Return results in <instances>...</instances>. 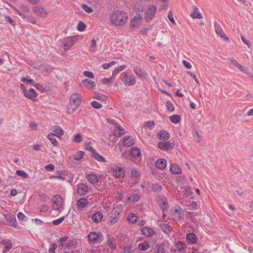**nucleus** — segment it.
I'll use <instances>...</instances> for the list:
<instances>
[{"label":"nucleus","instance_id":"obj_1","mask_svg":"<svg viewBox=\"0 0 253 253\" xmlns=\"http://www.w3.org/2000/svg\"><path fill=\"white\" fill-rule=\"evenodd\" d=\"M127 18V14L123 11H117L111 15V21L115 25H123L126 23Z\"/></svg>","mask_w":253,"mask_h":253},{"label":"nucleus","instance_id":"obj_2","mask_svg":"<svg viewBox=\"0 0 253 253\" xmlns=\"http://www.w3.org/2000/svg\"><path fill=\"white\" fill-rule=\"evenodd\" d=\"M81 99L77 93L72 94L70 98V104L67 107V112L71 114L74 113L80 105Z\"/></svg>","mask_w":253,"mask_h":253},{"label":"nucleus","instance_id":"obj_3","mask_svg":"<svg viewBox=\"0 0 253 253\" xmlns=\"http://www.w3.org/2000/svg\"><path fill=\"white\" fill-rule=\"evenodd\" d=\"M52 201V208L55 211H62L64 208V202L63 199L59 195H55L53 197Z\"/></svg>","mask_w":253,"mask_h":253},{"label":"nucleus","instance_id":"obj_4","mask_svg":"<svg viewBox=\"0 0 253 253\" xmlns=\"http://www.w3.org/2000/svg\"><path fill=\"white\" fill-rule=\"evenodd\" d=\"M215 32L217 36L225 41H229V38L223 32L221 26L217 22H214Z\"/></svg>","mask_w":253,"mask_h":253},{"label":"nucleus","instance_id":"obj_5","mask_svg":"<svg viewBox=\"0 0 253 253\" xmlns=\"http://www.w3.org/2000/svg\"><path fill=\"white\" fill-rule=\"evenodd\" d=\"M157 11V8L155 6L150 5L145 13V19L146 22L150 21L153 16L155 15Z\"/></svg>","mask_w":253,"mask_h":253},{"label":"nucleus","instance_id":"obj_6","mask_svg":"<svg viewBox=\"0 0 253 253\" xmlns=\"http://www.w3.org/2000/svg\"><path fill=\"white\" fill-rule=\"evenodd\" d=\"M143 19L142 15L140 13H137L136 15L132 18L130 24V28L137 27L141 23Z\"/></svg>","mask_w":253,"mask_h":253},{"label":"nucleus","instance_id":"obj_7","mask_svg":"<svg viewBox=\"0 0 253 253\" xmlns=\"http://www.w3.org/2000/svg\"><path fill=\"white\" fill-rule=\"evenodd\" d=\"M4 216L10 226L16 227L17 221L14 215L11 214H6L4 215Z\"/></svg>","mask_w":253,"mask_h":253},{"label":"nucleus","instance_id":"obj_8","mask_svg":"<svg viewBox=\"0 0 253 253\" xmlns=\"http://www.w3.org/2000/svg\"><path fill=\"white\" fill-rule=\"evenodd\" d=\"M88 239L89 242L91 243H95L98 240L100 239L101 238V240H102V235L101 234H97L95 232L90 233L88 236Z\"/></svg>","mask_w":253,"mask_h":253},{"label":"nucleus","instance_id":"obj_9","mask_svg":"<svg viewBox=\"0 0 253 253\" xmlns=\"http://www.w3.org/2000/svg\"><path fill=\"white\" fill-rule=\"evenodd\" d=\"M88 191L87 185L84 183H79L77 185V193L81 196L84 195Z\"/></svg>","mask_w":253,"mask_h":253},{"label":"nucleus","instance_id":"obj_10","mask_svg":"<svg viewBox=\"0 0 253 253\" xmlns=\"http://www.w3.org/2000/svg\"><path fill=\"white\" fill-rule=\"evenodd\" d=\"M75 38H67L66 39L65 43L64 44L63 47L64 52L63 53V54H66L67 51L75 43Z\"/></svg>","mask_w":253,"mask_h":253},{"label":"nucleus","instance_id":"obj_11","mask_svg":"<svg viewBox=\"0 0 253 253\" xmlns=\"http://www.w3.org/2000/svg\"><path fill=\"white\" fill-rule=\"evenodd\" d=\"M158 202L159 207L163 210V211H165V209H167L168 203L167 200L165 196H159L158 198Z\"/></svg>","mask_w":253,"mask_h":253},{"label":"nucleus","instance_id":"obj_12","mask_svg":"<svg viewBox=\"0 0 253 253\" xmlns=\"http://www.w3.org/2000/svg\"><path fill=\"white\" fill-rule=\"evenodd\" d=\"M34 11L37 15L41 17H45L47 15V12L42 7L36 6Z\"/></svg>","mask_w":253,"mask_h":253},{"label":"nucleus","instance_id":"obj_13","mask_svg":"<svg viewBox=\"0 0 253 253\" xmlns=\"http://www.w3.org/2000/svg\"><path fill=\"white\" fill-rule=\"evenodd\" d=\"M126 170L122 168H117L113 170V175L117 178L123 177L125 175Z\"/></svg>","mask_w":253,"mask_h":253},{"label":"nucleus","instance_id":"obj_14","mask_svg":"<svg viewBox=\"0 0 253 253\" xmlns=\"http://www.w3.org/2000/svg\"><path fill=\"white\" fill-rule=\"evenodd\" d=\"M125 77H124V82L125 84L128 85H133L136 83V79L134 76L128 77V75L126 73H124Z\"/></svg>","mask_w":253,"mask_h":253},{"label":"nucleus","instance_id":"obj_15","mask_svg":"<svg viewBox=\"0 0 253 253\" xmlns=\"http://www.w3.org/2000/svg\"><path fill=\"white\" fill-rule=\"evenodd\" d=\"M107 242L108 246L112 250H115L117 248L115 238L110 235H107Z\"/></svg>","mask_w":253,"mask_h":253},{"label":"nucleus","instance_id":"obj_16","mask_svg":"<svg viewBox=\"0 0 253 253\" xmlns=\"http://www.w3.org/2000/svg\"><path fill=\"white\" fill-rule=\"evenodd\" d=\"M170 171L173 174H178L181 173L182 169L178 164H172L170 167Z\"/></svg>","mask_w":253,"mask_h":253},{"label":"nucleus","instance_id":"obj_17","mask_svg":"<svg viewBox=\"0 0 253 253\" xmlns=\"http://www.w3.org/2000/svg\"><path fill=\"white\" fill-rule=\"evenodd\" d=\"M81 84L82 86L91 89L94 88L95 86V82L92 81H90L88 79L84 80Z\"/></svg>","mask_w":253,"mask_h":253},{"label":"nucleus","instance_id":"obj_18","mask_svg":"<svg viewBox=\"0 0 253 253\" xmlns=\"http://www.w3.org/2000/svg\"><path fill=\"white\" fill-rule=\"evenodd\" d=\"M157 136L160 140H167L169 137V134L167 131L162 130L157 133Z\"/></svg>","mask_w":253,"mask_h":253},{"label":"nucleus","instance_id":"obj_19","mask_svg":"<svg viewBox=\"0 0 253 253\" xmlns=\"http://www.w3.org/2000/svg\"><path fill=\"white\" fill-rule=\"evenodd\" d=\"M158 148L163 151H168L174 147V143H158Z\"/></svg>","mask_w":253,"mask_h":253},{"label":"nucleus","instance_id":"obj_20","mask_svg":"<svg viewBox=\"0 0 253 253\" xmlns=\"http://www.w3.org/2000/svg\"><path fill=\"white\" fill-rule=\"evenodd\" d=\"M1 243L4 246V249L3 250V253H5L12 247V242L10 240L5 239L1 241Z\"/></svg>","mask_w":253,"mask_h":253},{"label":"nucleus","instance_id":"obj_21","mask_svg":"<svg viewBox=\"0 0 253 253\" xmlns=\"http://www.w3.org/2000/svg\"><path fill=\"white\" fill-rule=\"evenodd\" d=\"M117 239L118 240L121 242V245L122 246H124L126 243H127L128 242V238L127 236L123 234V233H119L118 234L117 236Z\"/></svg>","mask_w":253,"mask_h":253},{"label":"nucleus","instance_id":"obj_22","mask_svg":"<svg viewBox=\"0 0 253 253\" xmlns=\"http://www.w3.org/2000/svg\"><path fill=\"white\" fill-rule=\"evenodd\" d=\"M24 96L27 98L35 101V98L37 97V93L34 89L31 88L29 91L27 90Z\"/></svg>","mask_w":253,"mask_h":253},{"label":"nucleus","instance_id":"obj_23","mask_svg":"<svg viewBox=\"0 0 253 253\" xmlns=\"http://www.w3.org/2000/svg\"><path fill=\"white\" fill-rule=\"evenodd\" d=\"M155 166L160 169H164L167 166V161L165 159H159L156 162Z\"/></svg>","mask_w":253,"mask_h":253},{"label":"nucleus","instance_id":"obj_24","mask_svg":"<svg viewBox=\"0 0 253 253\" xmlns=\"http://www.w3.org/2000/svg\"><path fill=\"white\" fill-rule=\"evenodd\" d=\"M86 178L90 183L93 184L96 183L98 181L97 175L94 172H91V173L88 174L87 175Z\"/></svg>","mask_w":253,"mask_h":253},{"label":"nucleus","instance_id":"obj_25","mask_svg":"<svg viewBox=\"0 0 253 253\" xmlns=\"http://www.w3.org/2000/svg\"><path fill=\"white\" fill-rule=\"evenodd\" d=\"M193 12L190 14V16L193 18L202 19L203 18L202 14L198 11V8L196 6H193L192 7Z\"/></svg>","mask_w":253,"mask_h":253},{"label":"nucleus","instance_id":"obj_26","mask_svg":"<svg viewBox=\"0 0 253 253\" xmlns=\"http://www.w3.org/2000/svg\"><path fill=\"white\" fill-rule=\"evenodd\" d=\"M103 218V214L101 212L98 211L92 216V221L96 223H98L101 221Z\"/></svg>","mask_w":253,"mask_h":253},{"label":"nucleus","instance_id":"obj_27","mask_svg":"<svg viewBox=\"0 0 253 253\" xmlns=\"http://www.w3.org/2000/svg\"><path fill=\"white\" fill-rule=\"evenodd\" d=\"M141 231L143 235L149 237L153 236L154 234V231L151 228L147 227H143Z\"/></svg>","mask_w":253,"mask_h":253},{"label":"nucleus","instance_id":"obj_28","mask_svg":"<svg viewBox=\"0 0 253 253\" xmlns=\"http://www.w3.org/2000/svg\"><path fill=\"white\" fill-rule=\"evenodd\" d=\"M130 154L133 158H138L141 155V151L138 148L133 147L130 150Z\"/></svg>","mask_w":253,"mask_h":253},{"label":"nucleus","instance_id":"obj_29","mask_svg":"<svg viewBox=\"0 0 253 253\" xmlns=\"http://www.w3.org/2000/svg\"><path fill=\"white\" fill-rule=\"evenodd\" d=\"M186 240L191 244H194L197 240V238L194 233H189L186 236Z\"/></svg>","mask_w":253,"mask_h":253},{"label":"nucleus","instance_id":"obj_30","mask_svg":"<svg viewBox=\"0 0 253 253\" xmlns=\"http://www.w3.org/2000/svg\"><path fill=\"white\" fill-rule=\"evenodd\" d=\"M88 204V201L85 198H81L79 199L77 203V205L79 208H84Z\"/></svg>","mask_w":253,"mask_h":253},{"label":"nucleus","instance_id":"obj_31","mask_svg":"<svg viewBox=\"0 0 253 253\" xmlns=\"http://www.w3.org/2000/svg\"><path fill=\"white\" fill-rule=\"evenodd\" d=\"M162 231L166 234H169L171 232V228L167 224H162L160 225Z\"/></svg>","mask_w":253,"mask_h":253},{"label":"nucleus","instance_id":"obj_32","mask_svg":"<svg viewBox=\"0 0 253 253\" xmlns=\"http://www.w3.org/2000/svg\"><path fill=\"white\" fill-rule=\"evenodd\" d=\"M92 157L99 162H105V159L102 156L100 155L96 151H93Z\"/></svg>","mask_w":253,"mask_h":253},{"label":"nucleus","instance_id":"obj_33","mask_svg":"<svg viewBox=\"0 0 253 253\" xmlns=\"http://www.w3.org/2000/svg\"><path fill=\"white\" fill-rule=\"evenodd\" d=\"M118 219V215H117L116 214H114L112 212L111 214L108 217L109 221L112 224L115 223L117 221Z\"/></svg>","mask_w":253,"mask_h":253},{"label":"nucleus","instance_id":"obj_34","mask_svg":"<svg viewBox=\"0 0 253 253\" xmlns=\"http://www.w3.org/2000/svg\"><path fill=\"white\" fill-rule=\"evenodd\" d=\"M169 120L172 123L177 124L180 122L181 118L178 115H173L169 117Z\"/></svg>","mask_w":253,"mask_h":253},{"label":"nucleus","instance_id":"obj_35","mask_svg":"<svg viewBox=\"0 0 253 253\" xmlns=\"http://www.w3.org/2000/svg\"><path fill=\"white\" fill-rule=\"evenodd\" d=\"M55 136H57L58 138L61 139V137L55 134L54 133H49L47 136V138L51 141V142H57V141L55 138Z\"/></svg>","mask_w":253,"mask_h":253},{"label":"nucleus","instance_id":"obj_36","mask_svg":"<svg viewBox=\"0 0 253 253\" xmlns=\"http://www.w3.org/2000/svg\"><path fill=\"white\" fill-rule=\"evenodd\" d=\"M237 68L243 73L247 74L248 76H251L252 75L251 73H249V69L245 66H242L240 64L239 66H238Z\"/></svg>","mask_w":253,"mask_h":253},{"label":"nucleus","instance_id":"obj_37","mask_svg":"<svg viewBox=\"0 0 253 253\" xmlns=\"http://www.w3.org/2000/svg\"><path fill=\"white\" fill-rule=\"evenodd\" d=\"M58 174L56 176H51L50 178H56L60 179H65L66 175L62 171H58Z\"/></svg>","mask_w":253,"mask_h":253},{"label":"nucleus","instance_id":"obj_38","mask_svg":"<svg viewBox=\"0 0 253 253\" xmlns=\"http://www.w3.org/2000/svg\"><path fill=\"white\" fill-rule=\"evenodd\" d=\"M123 246V251L125 253H130L131 252V245L129 243H126Z\"/></svg>","mask_w":253,"mask_h":253},{"label":"nucleus","instance_id":"obj_39","mask_svg":"<svg viewBox=\"0 0 253 253\" xmlns=\"http://www.w3.org/2000/svg\"><path fill=\"white\" fill-rule=\"evenodd\" d=\"M149 247V244L145 242L139 244L138 245V248L140 251H145L147 250Z\"/></svg>","mask_w":253,"mask_h":253},{"label":"nucleus","instance_id":"obj_40","mask_svg":"<svg viewBox=\"0 0 253 253\" xmlns=\"http://www.w3.org/2000/svg\"><path fill=\"white\" fill-rule=\"evenodd\" d=\"M93 98L101 101H106L108 99L107 96L105 94H96Z\"/></svg>","mask_w":253,"mask_h":253},{"label":"nucleus","instance_id":"obj_41","mask_svg":"<svg viewBox=\"0 0 253 253\" xmlns=\"http://www.w3.org/2000/svg\"><path fill=\"white\" fill-rule=\"evenodd\" d=\"M122 212V206L119 205L117 206L116 207L114 208L112 211V213L114 214H116L119 215L120 213Z\"/></svg>","mask_w":253,"mask_h":253},{"label":"nucleus","instance_id":"obj_42","mask_svg":"<svg viewBox=\"0 0 253 253\" xmlns=\"http://www.w3.org/2000/svg\"><path fill=\"white\" fill-rule=\"evenodd\" d=\"M16 173L18 176H21L24 178H27L28 177V174L23 170H16Z\"/></svg>","mask_w":253,"mask_h":253},{"label":"nucleus","instance_id":"obj_43","mask_svg":"<svg viewBox=\"0 0 253 253\" xmlns=\"http://www.w3.org/2000/svg\"><path fill=\"white\" fill-rule=\"evenodd\" d=\"M176 246L180 251H182L186 248L185 244L182 242H177L176 244Z\"/></svg>","mask_w":253,"mask_h":253},{"label":"nucleus","instance_id":"obj_44","mask_svg":"<svg viewBox=\"0 0 253 253\" xmlns=\"http://www.w3.org/2000/svg\"><path fill=\"white\" fill-rule=\"evenodd\" d=\"M166 107L167 109L171 112H173L174 110L173 105L170 101H167Z\"/></svg>","mask_w":253,"mask_h":253},{"label":"nucleus","instance_id":"obj_45","mask_svg":"<svg viewBox=\"0 0 253 253\" xmlns=\"http://www.w3.org/2000/svg\"><path fill=\"white\" fill-rule=\"evenodd\" d=\"M85 24L82 21H80L77 27L78 31L82 32L85 29Z\"/></svg>","mask_w":253,"mask_h":253},{"label":"nucleus","instance_id":"obj_46","mask_svg":"<svg viewBox=\"0 0 253 253\" xmlns=\"http://www.w3.org/2000/svg\"><path fill=\"white\" fill-rule=\"evenodd\" d=\"M53 131L56 133L55 134L63 135L64 131L59 126H56L53 130Z\"/></svg>","mask_w":253,"mask_h":253},{"label":"nucleus","instance_id":"obj_47","mask_svg":"<svg viewBox=\"0 0 253 253\" xmlns=\"http://www.w3.org/2000/svg\"><path fill=\"white\" fill-rule=\"evenodd\" d=\"M140 198V196L137 194H134L130 196L128 198L132 202H136L138 201Z\"/></svg>","mask_w":253,"mask_h":253},{"label":"nucleus","instance_id":"obj_48","mask_svg":"<svg viewBox=\"0 0 253 253\" xmlns=\"http://www.w3.org/2000/svg\"><path fill=\"white\" fill-rule=\"evenodd\" d=\"M84 155V152L82 151H79L77 153V154L74 155L75 159L76 160H80L83 157Z\"/></svg>","mask_w":253,"mask_h":253},{"label":"nucleus","instance_id":"obj_49","mask_svg":"<svg viewBox=\"0 0 253 253\" xmlns=\"http://www.w3.org/2000/svg\"><path fill=\"white\" fill-rule=\"evenodd\" d=\"M135 74L137 75V76L140 77H145L147 75V74L146 72L143 71L141 69L136 70Z\"/></svg>","mask_w":253,"mask_h":253},{"label":"nucleus","instance_id":"obj_50","mask_svg":"<svg viewBox=\"0 0 253 253\" xmlns=\"http://www.w3.org/2000/svg\"><path fill=\"white\" fill-rule=\"evenodd\" d=\"M152 188L154 192H160L162 190V186L158 184H154L152 185Z\"/></svg>","mask_w":253,"mask_h":253},{"label":"nucleus","instance_id":"obj_51","mask_svg":"<svg viewBox=\"0 0 253 253\" xmlns=\"http://www.w3.org/2000/svg\"><path fill=\"white\" fill-rule=\"evenodd\" d=\"M156 248L157 250V252L158 253H163L165 252V249L163 247V246L161 244H157L156 245Z\"/></svg>","mask_w":253,"mask_h":253},{"label":"nucleus","instance_id":"obj_52","mask_svg":"<svg viewBox=\"0 0 253 253\" xmlns=\"http://www.w3.org/2000/svg\"><path fill=\"white\" fill-rule=\"evenodd\" d=\"M34 85L41 92H44L45 91V88L42 84L37 83L34 84Z\"/></svg>","mask_w":253,"mask_h":253},{"label":"nucleus","instance_id":"obj_53","mask_svg":"<svg viewBox=\"0 0 253 253\" xmlns=\"http://www.w3.org/2000/svg\"><path fill=\"white\" fill-rule=\"evenodd\" d=\"M154 125L155 123L154 121H148L144 124V127L149 128H152L154 127Z\"/></svg>","mask_w":253,"mask_h":253},{"label":"nucleus","instance_id":"obj_54","mask_svg":"<svg viewBox=\"0 0 253 253\" xmlns=\"http://www.w3.org/2000/svg\"><path fill=\"white\" fill-rule=\"evenodd\" d=\"M137 217L134 214H131L128 215V221L132 223H134L136 222Z\"/></svg>","mask_w":253,"mask_h":253},{"label":"nucleus","instance_id":"obj_55","mask_svg":"<svg viewBox=\"0 0 253 253\" xmlns=\"http://www.w3.org/2000/svg\"><path fill=\"white\" fill-rule=\"evenodd\" d=\"M91 106L95 109H100L101 108L102 105L97 101H93L91 103Z\"/></svg>","mask_w":253,"mask_h":253},{"label":"nucleus","instance_id":"obj_56","mask_svg":"<svg viewBox=\"0 0 253 253\" xmlns=\"http://www.w3.org/2000/svg\"><path fill=\"white\" fill-rule=\"evenodd\" d=\"M82 8L85 12L87 13H90L93 11V9L91 7H89L85 4H83L82 5Z\"/></svg>","mask_w":253,"mask_h":253},{"label":"nucleus","instance_id":"obj_57","mask_svg":"<svg viewBox=\"0 0 253 253\" xmlns=\"http://www.w3.org/2000/svg\"><path fill=\"white\" fill-rule=\"evenodd\" d=\"M175 211L178 213L179 218H183L184 217V212L183 210L181 208H179L178 209H175Z\"/></svg>","mask_w":253,"mask_h":253},{"label":"nucleus","instance_id":"obj_58","mask_svg":"<svg viewBox=\"0 0 253 253\" xmlns=\"http://www.w3.org/2000/svg\"><path fill=\"white\" fill-rule=\"evenodd\" d=\"M168 17L169 19V20L174 25H176V22L174 19V18L173 17V14L171 11H169Z\"/></svg>","mask_w":253,"mask_h":253},{"label":"nucleus","instance_id":"obj_59","mask_svg":"<svg viewBox=\"0 0 253 253\" xmlns=\"http://www.w3.org/2000/svg\"><path fill=\"white\" fill-rule=\"evenodd\" d=\"M64 219V216L61 217L59 219L54 220L52 221V223L54 225H57L60 224Z\"/></svg>","mask_w":253,"mask_h":253},{"label":"nucleus","instance_id":"obj_60","mask_svg":"<svg viewBox=\"0 0 253 253\" xmlns=\"http://www.w3.org/2000/svg\"><path fill=\"white\" fill-rule=\"evenodd\" d=\"M229 60L230 61L231 64L237 68H238V66H239L240 65V64L234 58H230L229 59Z\"/></svg>","mask_w":253,"mask_h":253},{"label":"nucleus","instance_id":"obj_61","mask_svg":"<svg viewBox=\"0 0 253 253\" xmlns=\"http://www.w3.org/2000/svg\"><path fill=\"white\" fill-rule=\"evenodd\" d=\"M131 175L134 177H137L139 176L140 174L139 171L136 169H131Z\"/></svg>","mask_w":253,"mask_h":253},{"label":"nucleus","instance_id":"obj_62","mask_svg":"<svg viewBox=\"0 0 253 253\" xmlns=\"http://www.w3.org/2000/svg\"><path fill=\"white\" fill-rule=\"evenodd\" d=\"M84 75L86 77H88L91 79H93L94 77V76L92 72L87 71H85L84 72Z\"/></svg>","mask_w":253,"mask_h":253},{"label":"nucleus","instance_id":"obj_63","mask_svg":"<svg viewBox=\"0 0 253 253\" xmlns=\"http://www.w3.org/2000/svg\"><path fill=\"white\" fill-rule=\"evenodd\" d=\"M57 248V245L53 243L51 244L50 248L49 249V253H55V250Z\"/></svg>","mask_w":253,"mask_h":253},{"label":"nucleus","instance_id":"obj_64","mask_svg":"<svg viewBox=\"0 0 253 253\" xmlns=\"http://www.w3.org/2000/svg\"><path fill=\"white\" fill-rule=\"evenodd\" d=\"M74 141L76 142H81L82 141V135L80 133H77L74 137Z\"/></svg>","mask_w":253,"mask_h":253}]
</instances>
